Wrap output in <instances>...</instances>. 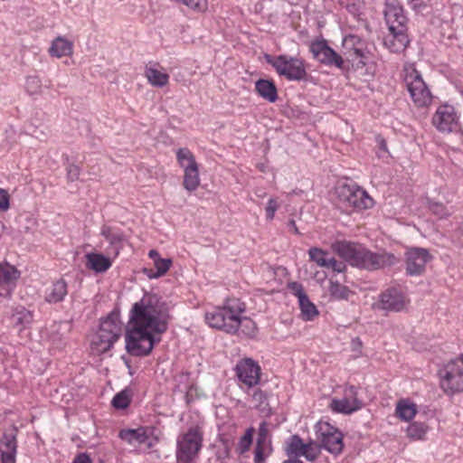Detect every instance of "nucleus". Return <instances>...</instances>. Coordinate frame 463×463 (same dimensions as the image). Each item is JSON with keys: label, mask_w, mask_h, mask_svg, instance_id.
Wrapping results in <instances>:
<instances>
[{"label": "nucleus", "mask_w": 463, "mask_h": 463, "mask_svg": "<svg viewBox=\"0 0 463 463\" xmlns=\"http://www.w3.org/2000/svg\"><path fill=\"white\" fill-rule=\"evenodd\" d=\"M170 315L156 295L146 293L133 304L129 312V328L126 333V349L133 356L148 355L168 329Z\"/></svg>", "instance_id": "1"}, {"label": "nucleus", "mask_w": 463, "mask_h": 463, "mask_svg": "<svg viewBox=\"0 0 463 463\" xmlns=\"http://www.w3.org/2000/svg\"><path fill=\"white\" fill-rule=\"evenodd\" d=\"M332 249L345 262L367 270L392 267L399 262V259L393 253L387 251L373 252L357 242L337 241L333 243Z\"/></svg>", "instance_id": "2"}, {"label": "nucleus", "mask_w": 463, "mask_h": 463, "mask_svg": "<svg viewBox=\"0 0 463 463\" xmlns=\"http://www.w3.org/2000/svg\"><path fill=\"white\" fill-rule=\"evenodd\" d=\"M389 28L383 43L392 52H403L410 43L407 34V18L400 6L390 5L384 12Z\"/></svg>", "instance_id": "3"}, {"label": "nucleus", "mask_w": 463, "mask_h": 463, "mask_svg": "<svg viewBox=\"0 0 463 463\" xmlns=\"http://www.w3.org/2000/svg\"><path fill=\"white\" fill-rule=\"evenodd\" d=\"M245 311V304L239 299H227L223 307H217L206 312L205 321L213 328L222 330L228 334H235L237 326L236 316Z\"/></svg>", "instance_id": "4"}, {"label": "nucleus", "mask_w": 463, "mask_h": 463, "mask_svg": "<svg viewBox=\"0 0 463 463\" xmlns=\"http://www.w3.org/2000/svg\"><path fill=\"white\" fill-rule=\"evenodd\" d=\"M121 323L118 314L111 312L100 320L99 328L91 339V349L97 354H104L111 349L121 335Z\"/></svg>", "instance_id": "5"}, {"label": "nucleus", "mask_w": 463, "mask_h": 463, "mask_svg": "<svg viewBox=\"0 0 463 463\" xmlns=\"http://www.w3.org/2000/svg\"><path fill=\"white\" fill-rule=\"evenodd\" d=\"M203 430L199 425L188 428L181 434L176 442V459L179 463H192L203 448Z\"/></svg>", "instance_id": "6"}, {"label": "nucleus", "mask_w": 463, "mask_h": 463, "mask_svg": "<svg viewBox=\"0 0 463 463\" xmlns=\"http://www.w3.org/2000/svg\"><path fill=\"white\" fill-rule=\"evenodd\" d=\"M265 60L279 76L285 77L288 80H307V72L303 59L286 54L276 57L266 54Z\"/></svg>", "instance_id": "7"}, {"label": "nucleus", "mask_w": 463, "mask_h": 463, "mask_svg": "<svg viewBox=\"0 0 463 463\" xmlns=\"http://www.w3.org/2000/svg\"><path fill=\"white\" fill-rule=\"evenodd\" d=\"M405 71L404 82L414 104L419 108L429 106L432 95L420 73L414 67L406 68Z\"/></svg>", "instance_id": "8"}, {"label": "nucleus", "mask_w": 463, "mask_h": 463, "mask_svg": "<svg viewBox=\"0 0 463 463\" xmlns=\"http://www.w3.org/2000/svg\"><path fill=\"white\" fill-rule=\"evenodd\" d=\"M340 199L354 210L370 209L373 205V199L365 190L356 185H344L339 191Z\"/></svg>", "instance_id": "9"}, {"label": "nucleus", "mask_w": 463, "mask_h": 463, "mask_svg": "<svg viewBox=\"0 0 463 463\" xmlns=\"http://www.w3.org/2000/svg\"><path fill=\"white\" fill-rule=\"evenodd\" d=\"M310 52L313 57L317 60L320 63L326 66H335L342 69L344 67L345 61L341 55H339L335 50H333L327 42L324 39L315 40L310 44Z\"/></svg>", "instance_id": "10"}, {"label": "nucleus", "mask_w": 463, "mask_h": 463, "mask_svg": "<svg viewBox=\"0 0 463 463\" xmlns=\"http://www.w3.org/2000/svg\"><path fill=\"white\" fill-rule=\"evenodd\" d=\"M406 305L404 294L396 288H389L379 295L373 307L385 312H400Z\"/></svg>", "instance_id": "11"}, {"label": "nucleus", "mask_w": 463, "mask_h": 463, "mask_svg": "<svg viewBox=\"0 0 463 463\" xmlns=\"http://www.w3.org/2000/svg\"><path fill=\"white\" fill-rule=\"evenodd\" d=\"M432 124L439 132L456 131L458 123L454 107L448 104L439 106L432 117Z\"/></svg>", "instance_id": "12"}, {"label": "nucleus", "mask_w": 463, "mask_h": 463, "mask_svg": "<svg viewBox=\"0 0 463 463\" xmlns=\"http://www.w3.org/2000/svg\"><path fill=\"white\" fill-rule=\"evenodd\" d=\"M154 429L151 427H139L137 429H123L119 431L118 437L128 444H145L146 449H152L156 441L153 438Z\"/></svg>", "instance_id": "13"}, {"label": "nucleus", "mask_w": 463, "mask_h": 463, "mask_svg": "<svg viewBox=\"0 0 463 463\" xmlns=\"http://www.w3.org/2000/svg\"><path fill=\"white\" fill-rule=\"evenodd\" d=\"M430 259L431 256L428 250L411 248L406 252V273L410 276L421 275Z\"/></svg>", "instance_id": "14"}, {"label": "nucleus", "mask_w": 463, "mask_h": 463, "mask_svg": "<svg viewBox=\"0 0 463 463\" xmlns=\"http://www.w3.org/2000/svg\"><path fill=\"white\" fill-rule=\"evenodd\" d=\"M239 380L249 387L257 385L260 378V366L251 358L241 360L235 367Z\"/></svg>", "instance_id": "15"}, {"label": "nucleus", "mask_w": 463, "mask_h": 463, "mask_svg": "<svg viewBox=\"0 0 463 463\" xmlns=\"http://www.w3.org/2000/svg\"><path fill=\"white\" fill-rule=\"evenodd\" d=\"M440 384L446 392H463V367L457 362L449 363L445 368Z\"/></svg>", "instance_id": "16"}, {"label": "nucleus", "mask_w": 463, "mask_h": 463, "mask_svg": "<svg viewBox=\"0 0 463 463\" xmlns=\"http://www.w3.org/2000/svg\"><path fill=\"white\" fill-rule=\"evenodd\" d=\"M326 430L321 432V446L329 453L339 455L344 449L343 434L330 425H326Z\"/></svg>", "instance_id": "17"}, {"label": "nucleus", "mask_w": 463, "mask_h": 463, "mask_svg": "<svg viewBox=\"0 0 463 463\" xmlns=\"http://www.w3.org/2000/svg\"><path fill=\"white\" fill-rule=\"evenodd\" d=\"M345 397L340 400L334 399L331 408L334 411L350 414L362 408V402L356 398V390L351 386L345 392Z\"/></svg>", "instance_id": "18"}, {"label": "nucleus", "mask_w": 463, "mask_h": 463, "mask_svg": "<svg viewBox=\"0 0 463 463\" xmlns=\"http://www.w3.org/2000/svg\"><path fill=\"white\" fill-rule=\"evenodd\" d=\"M269 426L270 424L265 420L260 422L254 448V455L260 454V456L269 457L271 454L272 442Z\"/></svg>", "instance_id": "19"}, {"label": "nucleus", "mask_w": 463, "mask_h": 463, "mask_svg": "<svg viewBox=\"0 0 463 463\" xmlns=\"http://www.w3.org/2000/svg\"><path fill=\"white\" fill-rule=\"evenodd\" d=\"M0 452L2 463H16L17 452L16 437L14 434L5 433L0 439Z\"/></svg>", "instance_id": "20"}, {"label": "nucleus", "mask_w": 463, "mask_h": 463, "mask_svg": "<svg viewBox=\"0 0 463 463\" xmlns=\"http://www.w3.org/2000/svg\"><path fill=\"white\" fill-rule=\"evenodd\" d=\"M100 234L109 241L113 250L114 256L117 257L123 249L125 241L124 233L114 227L103 225L100 229Z\"/></svg>", "instance_id": "21"}, {"label": "nucleus", "mask_w": 463, "mask_h": 463, "mask_svg": "<svg viewBox=\"0 0 463 463\" xmlns=\"http://www.w3.org/2000/svg\"><path fill=\"white\" fill-rule=\"evenodd\" d=\"M345 44L351 43L354 48L349 52V58L357 67H364L368 62V54L362 47L361 41L354 35H350L345 39Z\"/></svg>", "instance_id": "22"}, {"label": "nucleus", "mask_w": 463, "mask_h": 463, "mask_svg": "<svg viewBox=\"0 0 463 463\" xmlns=\"http://www.w3.org/2000/svg\"><path fill=\"white\" fill-rule=\"evenodd\" d=\"M255 90L262 99L269 102L278 99V90L272 80L260 79L255 82Z\"/></svg>", "instance_id": "23"}, {"label": "nucleus", "mask_w": 463, "mask_h": 463, "mask_svg": "<svg viewBox=\"0 0 463 463\" xmlns=\"http://www.w3.org/2000/svg\"><path fill=\"white\" fill-rule=\"evenodd\" d=\"M86 260V267L98 273L107 271L112 265L110 259L101 253H88Z\"/></svg>", "instance_id": "24"}, {"label": "nucleus", "mask_w": 463, "mask_h": 463, "mask_svg": "<svg viewBox=\"0 0 463 463\" xmlns=\"http://www.w3.org/2000/svg\"><path fill=\"white\" fill-rule=\"evenodd\" d=\"M12 324L18 327L19 330L25 328L33 321V314L27 310L24 307H16L11 315Z\"/></svg>", "instance_id": "25"}, {"label": "nucleus", "mask_w": 463, "mask_h": 463, "mask_svg": "<svg viewBox=\"0 0 463 463\" xmlns=\"http://www.w3.org/2000/svg\"><path fill=\"white\" fill-rule=\"evenodd\" d=\"M236 320L239 325L237 326L235 334H238L240 335H242L243 336L248 338H254L256 336L258 327L256 323L252 319L247 317H241L240 314L236 316Z\"/></svg>", "instance_id": "26"}, {"label": "nucleus", "mask_w": 463, "mask_h": 463, "mask_svg": "<svg viewBox=\"0 0 463 463\" xmlns=\"http://www.w3.org/2000/svg\"><path fill=\"white\" fill-rule=\"evenodd\" d=\"M49 52L52 56L58 58L71 55L72 52V43L62 37H57L52 41Z\"/></svg>", "instance_id": "27"}, {"label": "nucleus", "mask_w": 463, "mask_h": 463, "mask_svg": "<svg viewBox=\"0 0 463 463\" xmlns=\"http://www.w3.org/2000/svg\"><path fill=\"white\" fill-rule=\"evenodd\" d=\"M254 408L259 411L262 417H268L271 414V408L268 402V395L260 389L254 391L252 394Z\"/></svg>", "instance_id": "28"}, {"label": "nucleus", "mask_w": 463, "mask_h": 463, "mask_svg": "<svg viewBox=\"0 0 463 463\" xmlns=\"http://www.w3.org/2000/svg\"><path fill=\"white\" fill-rule=\"evenodd\" d=\"M183 185L188 192L195 191L200 185L199 167H188L184 170Z\"/></svg>", "instance_id": "29"}, {"label": "nucleus", "mask_w": 463, "mask_h": 463, "mask_svg": "<svg viewBox=\"0 0 463 463\" xmlns=\"http://www.w3.org/2000/svg\"><path fill=\"white\" fill-rule=\"evenodd\" d=\"M306 443L298 435H293L288 441L286 454L288 458H299L305 449Z\"/></svg>", "instance_id": "30"}, {"label": "nucleus", "mask_w": 463, "mask_h": 463, "mask_svg": "<svg viewBox=\"0 0 463 463\" xmlns=\"http://www.w3.org/2000/svg\"><path fill=\"white\" fill-rule=\"evenodd\" d=\"M67 292V283L61 279L52 284L50 293L46 296V300L50 303H58L63 300Z\"/></svg>", "instance_id": "31"}, {"label": "nucleus", "mask_w": 463, "mask_h": 463, "mask_svg": "<svg viewBox=\"0 0 463 463\" xmlns=\"http://www.w3.org/2000/svg\"><path fill=\"white\" fill-rule=\"evenodd\" d=\"M145 75L148 82L154 87L163 88L166 86L169 81L168 74L161 72L155 68H146Z\"/></svg>", "instance_id": "32"}, {"label": "nucleus", "mask_w": 463, "mask_h": 463, "mask_svg": "<svg viewBox=\"0 0 463 463\" xmlns=\"http://www.w3.org/2000/svg\"><path fill=\"white\" fill-rule=\"evenodd\" d=\"M154 265L156 269V271L152 269H144L143 270L144 274H146L149 279H157L164 276L170 269L172 260L162 258L156 259Z\"/></svg>", "instance_id": "33"}, {"label": "nucleus", "mask_w": 463, "mask_h": 463, "mask_svg": "<svg viewBox=\"0 0 463 463\" xmlns=\"http://www.w3.org/2000/svg\"><path fill=\"white\" fill-rule=\"evenodd\" d=\"M298 302L304 320L311 321L318 316L319 313L317 307L309 300L307 294L301 295Z\"/></svg>", "instance_id": "34"}, {"label": "nucleus", "mask_w": 463, "mask_h": 463, "mask_svg": "<svg viewBox=\"0 0 463 463\" xmlns=\"http://www.w3.org/2000/svg\"><path fill=\"white\" fill-rule=\"evenodd\" d=\"M330 296L336 300H347L354 294L348 287L339 283L338 281L330 280L329 286Z\"/></svg>", "instance_id": "35"}, {"label": "nucleus", "mask_w": 463, "mask_h": 463, "mask_svg": "<svg viewBox=\"0 0 463 463\" xmlns=\"http://www.w3.org/2000/svg\"><path fill=\"white\" fill-rule=\"evenodd\" d=\"M176 159L184 170L188 169V167H199L194 154L186 147H182L177 150Z\"/></svg>", "instance_id": "36"}, {"label": "nucleus", "mask_w": 463, "mask_h": 463, "mask_svg": "<svg viewBox=\"0 0 463 463\" xmlns=\"http://www.w3.org/2000/svg\"><path fill=\"white\" fill-rule=\"evenodd\" d=\"M417 412L416 405L407 401L402 400L397 403L396 414L403 420H412Z\"/></svg>", "instance_id": "37"}, {"label": "nucleus", "mask_w": 463, "mask_h": 463, "mask_svg": "<svg viewBox=\"0 0 463 463\" xmlns=\"http://www.w3.org/2000/svg\"><path fill=\"white\" fill-rule=\"evenodd\" d=\"M309 258L312 261L316 262L318 266L326 268L328 260L330 259L329 254L321 249L311 248L308 250Z\"/></svg>", "instance_id": "38"}, {"label": "nucleus", "mask_w": 463, "mask_h": 463, "mask_svg": "<svg viewBox=\"0 0 463 463\" xmlns=\"http://www.w3.org/2000/svg\"><path fill=\"white\" fill-rule=\"evenodd\" d=\"M17 279V270L10 266L0 265V285L12 284Z\"/></svg>", "instance_id": "39"}, {"label": "nucleus", "mask_w": 463, "mask_h": 463, "mask_svg": "<svg viewBox=\"0 0 463 463\" xmlns=\"http://www.w3.org/2000/svg\"><path fill=\"white\" fill-rule=\"evenodd\" d=\"M130 392L128 389H125L114 396L111 404L116 409H126L130 404Z\"/></svg>", "instance_id": "40"}, {"label": "nucleus", "mask_w": 463, "mask_h": 463, "mask_svg": "<svg viewBox=\"0 0 463 463\" xmlns=\"http://www.w3.org/2000/svg\"><path fill=\"white\" fill-rule=\"evenodd\" d=\"M428 427L426 424L421 422H413L408 429V436L413 439H421L427 432Z\"/></svg>", "instance_id": "41"}, {"label": "nucleus", "mask_w": 463, "mask_h": 463, "mask_svg": "<svg viewBox=\"0 0 463 463\" xmlns=\"http://www.w3.org/2000/svg\"><path fill=\"white\" fill-rule=\"evenodd\" d=\"M305 447L306 448L302 453V457H304L308 461H315L321 453V444H317L313 441H310L306 443Z\"/></svg>", "instance_id": "42"}, {"label": "nucleus", "mask_w": 463, "mask_h": 463, "mask_svg": "<svg viewBox=\"0 0 463 463\" xmlns=\"http://www.w3.org/2000/svg\"><path fill=\"white\" fill-rule=\"evenodd\" d=\"M255 433V429L253 427H250L246 430L244 435L240 439L239 446L241 449V453H245L248 451L252 444L253 435Z\"/></svg>", "instance_id": "43"}, {"label": "nucleus", "mask_w": 463, "mask_h": 463, "mask_svg": "<svg viewBox=\"0 0 463 463\" xmlns=\"http://www.w3.org/2000/svg\"><path fill=\"white\" fill-rule=\"evenodd\" d=\"M25 90L28 94H39L42 90L41 80L37 76H29L26 78Z\"/></svg>", "instance_id": "44"}, {"label": "nucleus", "mask_w": 463, "mask_h": 463, "mask_svg": "<svg viewBox=\"0 0 463 463\" xmlns=\"http://www.w3.org/2000/svg\"><path fill=\"white\" fill-rule=\"evenodd\" d=\"M429 208L433 214H435L440 219L446 218L450 214L449 212L447 210L446 206L441 203L430 201Z\"/></svg>", "instance_id": "45"}, {"label": "nucleus", "mask_w": 463, "mask_h": 463, "mask_svg": "<svg viewBox=\"0 0 463 463\" xmlns=\"http://www.w3.org/2000/svg\"><path fill=\"white\" fill-rule=\"evenodd\" d=\"M175 2L185 5L192 10L203 12L207 7V0H175Z\"/></svg>", "instance_id": "46"}, {"label": "nucleus", "mask_w": 463, "mask_h": 463, "mask_svg": "<svg viewBox=\"0 0 463 463\" xmlns=\"http://www.w3.org/2000/svg\"><path fill=\"white\" fill-rule=\"evenodd\" d=\"M338 2L354 15L357 14L360 11V5L356 0H338Z\"/></svg>", "instance_id": "47"}, {"label": "nucleus", "mask_w": 463, "mask_h": 463, "mask_svg": "<svg viewBox=\"0 0 463 463\" xmlns=\"http://www.w3.org/2000/svg\"><path fill=\"white\" fill-rule=\"evenodd\" d=\"M326 269H332L335 272H344L346 269L345 262L338 261L334 257H330Z\"/></svg>", "instance_id": "48"}, {"label": "nucleus", "mask_w": 463, "mask_h": 463, "mask_svg": "<svg viewBox=\"0 0 463 463\" xmlns=\"http://www.w3.org/2000/svg\"><path fill=\"white\" fill-rule=\"evenodd\" d=\"M67 177L71 182L76 181L79 179L80 174V168L75 164H69L67 166Z\"/></svg>", "instance_id": "49"}, {"label": "nucleus", "mask_w": 463, "mask_h": 463, "mask_svg": "<svg viewBox=\"0 0 463 463\" xmlns=\"http://www.w3.org/2000/svg\"><path fill=\"white\" fill-rule=\"evenodd\" d=\"M279 208V203L276 199L270 198L266 206V217L269 220H272L274 218L275 213Z\"/></svg>", "instance_id": "50"}, {"label": "nucleus", "mask_w": 463, "mask_h": 463, "mask_svg": "<svg viewBox=\"0 0 463 463\" xmlns=\"http://www.w3.org/2000/svg\"><path fill=\"white\" fill-rule=\"evenodd\" d=\"M10 197L8 193L5 190L0 188V210L1 211H6L10 207Z\"/></svg>", "instance_id": "51"}, {"label": "nucleus", "mask_w": 463, "mask_h": 463, "mask_svg": "<svg viewBox=\"0 0 463 463\" xmlns=\"http://www.w3.org/2000/svg\"><path fill=\"white\" fill-rule=\"evenodd\" d=\"M288 288L295 292V295L300 299V296L306 294L301 284L298 282H291Z\"/></svg>", "instance_id": "52"}, {"label": "nucleus", "mask_w": 463, "mask_h": 463, "mask_svg": "<svg viewBox=\"0 0 463 463\" xmlns=\"http://www.w3.org/2000/svg\"><path fill=\"white\" fill-rule=\"evenodd\" d=\"M72 463H92V460L87 453L81 452L74 458Z\"/></svg>", "instance_id": "53"}, {"label": "nucleus", "mask_w": 463, "mask_h": 463, "mask_svg": "<svg viewBox=\"0 0 463 463\" xmlns=\"http://www.w3.org/2000/svg\"><path fill=\"white\" fill-rule=\"evenodd\" d=\"M11 292V284H3L0 285V296L1 297H8Z\"/></svg>", "instance_id": "54"}, {"label": "nucleus", "mask_w": 463, "mask_h": 463, "mask_svg": "<svg viewBox=\"0 0 463 463\" xmlns=\"http://www.w3.org/2000/svg\"><path fill=\"white\" fill-rule=\"evenodd\" d=\"M361 348H362V341L360 340V338H358V337L354 338L352 340V349H353V351L360 353Z\"/></svg>", "instance_id": "55"}, {"label": "nucleus", "mask_w": 463, "mask_h": 463, "mask_svg": "<svg viewBox=\"0 0 463 463\" xmlns=\"http://www.w3.org/2000/svg\"><path fill=\"white\" fill-rule=\"evenodd\" d=\"M376 141L379 145L380 149L383 150V152H387V144L384 138L382 137L381 136H377Z\"/></svg>", "instance_id": "56"}, {"label": "nucleus", "mask_w": 463, "mask_h": 463, "mask_svg": "<svg viewBox=\"0 0 463 463\" xmlns=\"http://www.w3.org/2000/svg\"><path fill=\"white\" fill-rule=\"evenodd\" d=\"M148 256L150 259H152L154 260V263L156 262V259H161L158 251L156 250H150L148 252Z\"/></svg>", "instance_id": "57"}, {"label": "nucleus", "mask_w": 463, "mask_h": 463, "mask_svg": "<svg viewBox=\"0 0 463 463\" xmlns=\"http://www.w3.org/2000/svg\"><path fill=\"white\" fill-rule=\"evenodd\" d=\"M268 457L260 456V454L254 455L253 462L254 463H265Z\"/></svg>", "instance_id": "58"}, {"label": "nucleus", "mask_w": 463, "mask_h": 463, "mask_svg": "<svg viewBox=\"0 0 463 463\" xmlns=\"http://www.w3.org/2000/svg\"><path fill=\"white\" fill-rule=\"evenodd\" d=\"M288 227L297 234L299 233L295 220H290L288 223Z\"/></svg>", "instance_id": "59"}, {"label": "nucleus", "mask_w": 463, "mask_h": 463, "mask_svg": "<svg viewBox=\"0 0 463 463\" xmlns=\"http://www.w3.org/2000/svg\"><path fill=\"white\" fill-rule=\"evenodd\" d=\"M283 463H304L302 460H300L299 458H288L285 461H283Z\"/></svg>", "instance_id": "60"}, {"label": "nucleus", "mask_w": 463, "mask_h": 463, "mask_svg": "<svg viewBox=\"0 0 463 463\" xmlns=\"http://www.w3.org/2000/svg\"><path fill=\"white\" fill-rule=\"evenodd\" d=\"M64 345V343L61 340V344L57 346L58 348H62Z\"/></svg>", "instance_id": "61"}, {"label": "nucleus", "mask_w": 463, "mask_h": 463, "mask_svg": "<svg viewBox=\"0 0 463 463\" xmlns=\"http://www.w3.org/2000/svg\"><path fill=\"white\" fill-rule=\"evenodd\" d=\"M461 362H462V364H460V366L463 367V354L461 355Z\"/></svg>", "instance_id": "62"}]
</instances>
